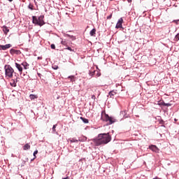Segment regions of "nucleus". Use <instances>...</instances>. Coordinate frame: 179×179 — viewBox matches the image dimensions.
<instances>
[{
  "instance_id": "f257e3e1",
  "label": "nucleus",
  "mask_w": 179,
  "mask_h": 179,
  "mask_svg": "<svg viewBox=\"0 0 179 179\" xmlns=\"http://www.w3.org/2000/svg\"><path fill=\"white\" fill-rule=\"evenodd\" d=\"M93 142L95 146L107 145V143L111 142V136L110 135V133L99 134L98 138L93 139Z\"/></svg>"
},
{
  "instance_id": "f03ea898",
  "label": "nucleus",
  "mask_w": 179,
  "mask_h": 179,
  "mask_svg": "<svg viewBox=\"0 0 179 179\" xmlns=\"http://www.w3.org/2000/svg\"><path fill=\"white\" fill-rule=\"evenodd\" d=\"M101 120L103 121V122H108V125H113V124L118 121L115 117L108 115V114L106 113L104 111L101 113Z\"/></svg>"
},
{
  "instance_id": "7ed1b4c3",
  "label": "nucleus",
  "mask_w": 179,
  "mask_h": 179,
  "mask_svg": "<svg viewBox=\"0 0 179 179\" xmlns=\"http://www.w3.org/2000/svg\"><path fill=\"white\" fill-rule=\"evenodd\" d=\"M32 23L35 24V26H44L45 24V22H44V15H40L38 17L36 15L32 16Z\"/></svg>"
},
{
  "instance_id": "20e7f679",
  "label": "nucleus",
  "mask_w": 179,
  "mask_h": 179,
  "mask_svg": "<svg viewBox=\"0 0 179 179\" xmlns=\"http://www.w3.org/2000/svg\"><path fill=\"white\" fill-rule=\"evenodd\" d=\"M4 69L6 78H7V79H12V78H13V73H15V70H13V68H12L10 65L6 64L4 66Z\"/></svg>"
},
{
  "instance_id": "39448f33",
  "label": "nucleus",
  "mask_w": 179,
  "mask_h": 179,
  "mask_svg": "<svg viewBox=\"0 0 179 179\" xmlns=\"http://www.w3.org/2000/svg\"><path fill=\"white\" fill-rule=\"evenodd\" d=\"M15 78L11 80V83H10V86H12L13 87H16V83H17V82H19V78H17V76H19V74L15 73Z\"/></svg>"
},
{
  "instance_id": "423d86ee",
  "label": "nucleus",
  "mask_w": 179,
  "mask_h": 179,
  "mask_svg": "<svg viewBox=\"0 0 179 179\" xmlns=\"http://www.w3.org/2000/svg\"><path fill=\"white\" fill-rule=\"evenodd\" d=\"M122 23H124V20L120 17L116 24L115 29H122Z\"/></svg>"
},
{
  "instance_id": "0eeeda50",
  "label": "nucleus",
  "mask_w": 179,
  "mask_h": 179,
  "mask_svg": "<svg viewBox=\"0 0 179 179\" xmlns=\"http://www.w3.org/2000/svg\"><path fill=\"white\" fill-rule=\"evenodd\" d=\"M149 149L155 153H159V152H160V149H159V148L155 145H149Z\"/></svg>"
},
{
  "instance_id": "6e6552de",
  "label": "nucleus",
  "mask_w": 179,
  "mask_h": 179,
  "mask_svg": "<svg viewBox=\"0 0 179 179\" xmlns=\"http://www.w3.org/2000/svg\"><path fill=\"white\" fill-rule=\"evenodd\" d=\"M10 54H11V55H20V54H22V52H20V50H19L12 48L10 50Z\"/></svg>"
},
{
  "instance_id": "1a4fd4ad",
  "label": "nucleus",
  "mask_w": 179,
  "mask_h": 179,
  "mask_svg": "<svg viewBox=\"0 0 179 179\" xmlns=\"http://www.w3.org/2000/svg\"><path fill=\"white\" fill-rule=\"evenodd\" d=\"M12 47V45L10 43L6 44V45H0V50H3V51H5V50H8V48H10Z\"/></svg>"
},
{
  "instance_id": "9d476101",
  "label": "nucleus",
  "mask_w": 179,
  "mask_h": 179,
  "mask_svg": "<svg viewBox=\"0 0 179 179\" xmlns=\"http://www.w3.org/2000/svg\"><path fill=\"white\" fill-rule=\"evenodd\" d=\"M15 68L18 69L20 73L22 74L23 73V67H22V64H19V63H15Z\"/></svg>"
},
{
  "instance_id": "9b49d317",
  "label": "nucleus",
  "mask_w": 179,
  "mask_h": 179,
  "mask_svg": "<svg viewBox=\"0 0 179 179\" xmlns=\"http://www.w3.org/2000/svg\"><path fill=\"white\" fill-rule=\"evenodd\" d=\"M115 94H117V92H115V90H112V91L109 92V93H108V96L111 99H114V96H115Z\"/></svg>"
},
{
  "instance_id": "f8f14e48",
  "label": "nucleus",
  "mask_w": 179,
  "mask_h": 179,
  "mask_svg": "<svg viewBox=\"0 0 179 179\" xmlns=\"http://www.w3.org/2000/svg\"><path fill=\"white\" fill-rule=\"evenodd\" d=\"M89 75L90 76H91L92 78H93V76H94V75L96 74V70H93V69H91L90 71H89Z\"/></svg>"
},
{
  "instance_id": "ddd939ff",
  "label": "nucleus",
  "mask_w": 179,
  "mask_h": 179,
  "mask_svg": "<svg viewBox=\"0 0 179 179\" xmlns=\"http://www.w3.org/2000/svg\"><path fill=\"white\" fill-rule=\"evenodd\" d=\"M66 37H69V38H71V40H72V41H75V40H76V36H75L73 35H70V34H66Z\"/></svg>"
},
{
  "instance_id": "4468645a",
  "label": "nucleus",
  "mask_w": 179,
  "mask_h": 179,
  "mask_svg": "<svg viewBox=\"0 0 179 179\" xmlns=\"http://www.w3.org/2000/svg\"><path fill=\"white\" fill-rule=\"evenodd\" d=\"M3 31L4 34H8V33H9V28H8V27H6V26H3Z\"/></svg>"
},
{
  "instance_id": "2eb2a0df",
  "label": "nucleus",
  "mask_w": 179,
  "mask_h": 179,
  "mask_svg": "<svg viewBox=\"0 0 179 179\" xmlns=\"http://www.w3.org/2000/svg\"><path fill=\"white\" fill-rule=\"evenodd\" d=\"M166 122H164V120H163V119H162V117H160V120H159V125H161V127H166V126H164Z\"/></svg>"
},
{
  "instance_id": "dca6fc26",
  "label": "nucleus",
  "mask_w": 179,
  "mask_h": 179,
  "mask_svg": "<svg viewBox=\"0 0 179 179\" xmlns=\"http://www.w3.org/2000/svg\"><path fill=\"white\" fill-rule=\"evenodd\" d=\"M96 34V28L92 29L90 31V36H91L92 37H93L94 36H95Z\"/></svg>"
},
{
  "instance_id": "f3484780",
  "label": "nucleus",
  "mask_w": 179,
  "mask_h": 179,
  "mask_svg": "<svg viewBox=\"0 0 179 179\" xmlns=\"http://www.w3.org/2000/svg\"><path fill=\"white\" fill-rule=\"evenodd\" d=\"M21 65H22V66H24V69H29V64L27 62H24L21 64Z\"/></svg>"
},
{
  "instance_id": "a211bd4d",
  "label": "nucleus",
  "mask_w": 179,
  "mask_h": 179,
  "mask_svg": "<svg viewBox=\"0 0 179 179\" xmlns=\"http://www.w3.org/2000/svg\"><path fill=\"white\" fill-rule=\"evenodd\" d=\"M29 99H30V100H35V99H38V96L37 95L31 94L29 95Z\"/></svg>"
},
{
  "instance_id": "6ab92c4d",
  "label": "nucleus",
  "mask_w": 179,
  "mask_h": 179,
  "mask_svg": "<svg viewBox=\"0 0 179 179\" xmlns=\"http://www.w3.org/2000/svg\"><path fill=\"white\" fill-rule=\"evenodd\" d=\"M80 119L83 122H84V124H89V120L86 119V117H80Z\"/></svg>"
},
{
  "instance_id": "aec40b11",
  "label": "nucleus",
  "mask_w": 179,
  "mask_h": 179,
  "mask_svg": "<svg viewBox=\"0 0 179 179\" xmlns=\"http://www.w3.org/2000/svg\"><path fill=\"white\" fill-rule=\"evenodd\" d=\"M28 9H30V10H36V8H34V5H33L31 3H29Z\"/></svg>"
},
{
  "instance_id": "412c9836",
  "label": "nucleus",
  "mask_w": 179,
  "mask_h": 179,
  "mask_svg": "<svg viewBox=\"0 0 179 179\" xmlns=\"http://www.w3.org/2000/svg\"><path fill=\"white\" fill-rule=\"evenodd\" d=\"M120 115H123L124 118H128V115H127V110L121 111Z\"/></svg>"
},
{
  "instance_id": "4be33fe9",
  "label": "nucleus",
  "mask_w": 179,
  "mask_h": 179,
  "mask_svg": "<svg viewBox=\"0 0 179 179\" xmlns=\"http://www.w3.org/2000/svg\"><path fill=\"white\" fill-rule=\"evenodd\" d=\"M79 142H86L87 141V137L83 136V138H78Z\"/></svg>"
},
{
  "instance_id": "5701e85b",
  "label": "nucleus",
  "mask_w": 179,
  "mask_h": 179,
  "mask_svg": "<svg viewBox=\"0 0 179 179\" xmlns=\"http://www.w3.org/2000/svg\"><path fill=\"white\" fill-rule=\"evenodd\" d=\"M29 149H30V145H29V143L25 144L23 147V150H29Z\"/></svg>"
},
{
  "instance_id": "b1692460",
  "label": "nucleus",
  "mask_w": 179,
  "mask_h": 179,
  "mask_svg": "<svg viewBox=\"0 0 179 179\" xmlns=\"http://www.w3.org/2000/svg\"><path fill=\"white\" fill-rule=\"evenodd\" d=\"M95 75H96V78H99V76H101V73L100 72V70H96Z\"/></svg>"
},
{
  "instance_id": "393cba45",
  "label": "nucleus",
  "mask_w": 179,
  "mask_h": 179,
  "mask_svg": "<svg viewBox=\"0 0 179 179\" xmlns=\"http://www.w3.org/2000/svg\"><path fill=\"white\" fill-rule=\"evenodd\" d=\"M70 142H71V143H75L79 142V140H78V139H76V138H71V139L70 140Z\"/></svg>"
},
{
  "instance_id": "a878e982",
  "label": "nucleus",
  "mask_w": 179,
  "mask_h": 179,
  "mask_svg": "<svg viewBox=\"0 0 179 179\" xmlns=\"http://www.w3.org/2000/svg\"><path fill=\"white\" fill-rule=\"evenodd\" d=\"M68 79H70V82H74L75 81V76H69L68 77Z\"/></svg>"
},
{
  "instance_id": "bb28decb",
  "label": "nucleus",
  "mask_w": 179,
  "mask_h": 179,
  "mask_svg": "<svg viewBox=\"0 0 179 179\" xmlns=\"http://www.w3.org/2000/svg\"><path fill=\"white\" fill-rule=\"evenodd\" d=\"M158 106H163L164 107H165L166 103L164 102V101H159L158 102Z\"/></svg>"
},
{
  "instance_id": "cd10ccee",
  "label": "nucleus",
  "mask_w": 179,
  "mask_h": 179,
  "mask_svg": "<svg viewBox=\"0 0 179 179\" xmlns=\"http://www.w3.org/2000/svg\"><path fill=\"white\" fill-rule=\"evenodd\" d=\"M57 124H54L52 127V134H57V129H55V128H57Z\"/></svg>"
},
{
  "instance_id": "c85d7f7f",
  "label": "nucleus",
  "mask_w": 179,
  "mask_h": 179,
  "mask_svg": "<svg viewBox=\"0 0 179 179\" xmlns=\"http://www.w3.org/2000/svg\"><path fill=\"white\" fill-rule=\"evenodd\" d=\"M64 50H69V51H71V52H75V50L72 49L71 47L68 46L67 48H64Z\"/></svg>"
},
{
  "instance_id": "c756f323",
  "label": "nucleus",
  "mask_w": 179,
  "mask_h": 179,
  "mask_svg": "<svg viewBox=\"0 0 179 179\" xmlns=\"http://www.w3.org/2000/svg\"><path fill=\"white\" fill-rule=\"evenodd\" d=\"M174 41H179V33L175 36Z\"/></svg>"
},
{
  "instance_id": "7c9ffc66",
  "label": "nucleus",
  "mask_w": 179,
  "mask_h": 179,
  "mask_svg": "<svg viewBox=\"0 0 179 179\" xmlns=\"http://www.w3.org/2000/svg\"><path fill=\"white\" fill-rule=\"evenodd\" d=\"M61 44H62V45H66V41L62 40Z\"/></svg>"
},
{
  "instance_id": "2f4dec72",
  "label": "nucleus",
  "mask_w": 179,
  "mask_h": 179,
  "mask_svg": "<svg viewBox=\"0 0 179 179\" xmlns=\"http://www.w3.org/2000/svg\"><path fill=\"white\" fill-rule=\"evenodd\" d=\"M37 153H38V150H36L34 152L33 156L36 157V155H37Z\"/></svg>"
},
{
  "instance_id": "473e14b6",
  "label": "nucleus",
  "mask_w": 179,
  "mask_h": 179,
  "mask_svg": "<svg viewBox=\"0 0 179 179\" xmlns=\"http://www.w3.org/2000/svg\"><path fill=\"white\" fill-rule=\"evenodd\" d=\"M50 48H52V50H55V44H51Z\"/></svg>"
},
{
  "instance_id": "72a5a7b5",
  "label": "nucleus",
  "mask_w": 179,
  "mask_h": 179,
  "mask_svg": "<svg viewBox=\"0 0 179 179\" xmlns=\"http://www.w3.org/2000/svg\"><path fill=\"white\" fill-rule=\"evenodd\" d=\"M52 69H55V71H57V69H58V66H52Z\"/></svg>"
},
{
  "instance_id": "f704fd0d",
  "label": "nucleus",
  "mask_w": 179,
  "mask_h": 179,
  "mask_svg": "<svg viewBox=\"0 0 179 179\" xmlns=\"http://www.w3.org/2000/svg\"><path fill=\"white\" fill-rule=\"evenodd\" d=\"M165 107H171V103H165Z\"/></svg>"
},
{
  "instance_id": "c9c22d12",
  "label": "nucleus",
  "mask_w": 179,
  "mask_h": 179,
  "mask_svg": "<svg viewBox=\"0 0 179 179\" xmlns=\"http://www.w3.org/2000/svg\"><path fill=\"white\" fill-rule=\"evenodd\" d=\"M111 17H113V14H110V15H108V16L107 17V19H108V20H110V19H111Z\"/></svg>"
},
{
  "instance_id": "e433bc0d",
  "label": "nucleus",
  "mask_w": 179,
  "mask_h": 179,
  "mask_svg": "<svg viewBox=\"0 0 179 179\" xmlns=\"http://www.w3.org/2000/svg\"><path fill=\"white\" fill-rule=\"evenodd\" d=\"M91 99H92V100H96V96L92 95Z\"/></svg>"
},
{
  "instance_id": "4c0bfd02",
  "label": "nucleus",
  "mask_w": 179,
  "mask_h": 179,
  "mask_svg": "<svg viewBox=\"0 0 179 179\" xmlns=\"http://www.w3.org/2000/svg\"><path fill=\"white\" fill-rule=\"evenodd\" d=\"M35 159H37V156H35V157H34L33 159H31V162H34Z\"/></svg>"
},
{
  "instance_id": "58836bf2",
  "label": "nucleus",
  "mask_w": 179,
  "mask_h": 179,
  "mask_svg": "<svg viewBox=\"0 0 179 179\" xmlns=\"http://www.w3.org/2000/svg\"><path fill=\"white\" fill-rule=\"evenodd\" d=\"M35 5L36 6V8H38V6H37V1H36V0L34 1Z\"/></svg>"
},
{
  "instance_id": "ea45409f",
  "label": "nucleus",
  "mask_w": 179,
  "mask_h": 179,
  "mask_svg": "<svg viewBox=\"0 0 179 179\" xmlns=\"http://www.w3.org/2000/svg\"><path fill=\"white\" fill-rule=\"evenodd\" d=\"M37 75H38V76L39 78H41V73H37Z\"/></svg>"
},
{
  "instance_id": "a19ab883",
  "label": "nucleus",
  "mask_w": 179,
  "mask_h": 179,
  "mask_svg": "<svg viewBox=\"0 0 179 179\" xmlns=\"http://www.w3.org/2000/svg\"><path fill=\"white\" fill-rule=\"evenodd\" d=\"M26 162H29V158H26L25 160L24 161V163H26Z\"/></svg>"
},
{
  "instance_id": "79ce46f5",
  "label": "nucleus",
  "mask_w": 179,
  "mask_h": 179,
  "mask_svg": "<svg viewBox=\"0 0 179 179\" xmlns=\"http://www.w3.org/2000/svg\"><path fill=\"white\" fill-rule=\"evenodd\" d=\"M37 59H43V57H38Z\"/></svg>"
},
{
  "instance_id": "37998d69",
  "label": "nucleus",
  "mask_w": 179,
  "mask_h": 179,
  "mask_svg": "<svg viewBox=\"0 0 179 179\" xmlns=\"http://www.w3.org/2000/svg\"><path fill=\"white\" fill-rule=\"evenodd\" d=\"M127 1L129 2V3H131V2H132V0H127Z\"/></svg>"
},
{
  "instance_id": "c03bdc74",
  "label": "nucleus",
  "mask_w": 179,
  "mask_h": 179,
  "mask_svg": "<svg viewBox=\"0 0 179 179\" xmlns=\"http://www.w3.org/2000/svg\"><path fill=\"white\" fill-rule=\"evenodd\" d=\"M8 2H13V0H8Z\"/></svg>"
},
{
  "instance_id": "a18cd8bd",
  "label": "nucleus",
  "mask_w": 179,
  "mask_h": 179,
  "mask_svg": "<svg viewBox=\"0 0 179 179\" xmlns=\"http://www.w3.org/2000/svg\"><path fill=\"white\" fill-rule=\"evenodd\" d=\"M176 22H179V20H176Z\"/></svg>"
},
{
  "instance_id": "49530a36",
  "label": "nucleus",
  "mask_w": 179,
  "mask_h": 179,
  "mask_svg": "<svg viewBox=\"0 0 179 179\" xmlns=\"http://www.w3.org/2000/svg\"><path fill=\"white\" fill-rule=\"evenodd\" d=\"M175 121H177V119H175Z\"/></svg>"
},
{
  "instance_id": "de8ad7c7",
  "label": "nucleus",
  "mask_w": 179,
  "mask_h": 179,
  "mask_svg": "<svg viewBox=\"0 0 179 179\" xmlns=\"http://www.w3.org/2000/svg\"><path fill=\"white\" fill-rule=\"evenodd\" d=\"M110 1H114V0H110Z\"/></svg>"
}]
</instances>
